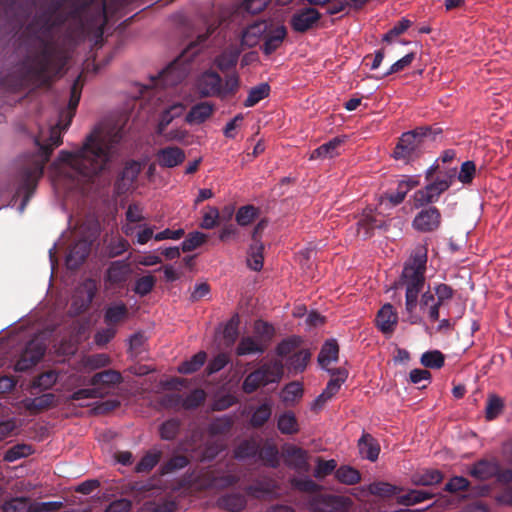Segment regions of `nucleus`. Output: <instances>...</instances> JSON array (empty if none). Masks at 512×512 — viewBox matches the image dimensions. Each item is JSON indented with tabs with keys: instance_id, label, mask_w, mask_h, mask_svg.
I'll return each mask as SVG.
<instances>
[{
	"instance_id": "49",
	"label": "nucleus",
	"mask_w": 512,
	"mask_h": 512,
	"mask_svg": "<svg viewBox=\"0 0 512 512\" xmlns=\"http://www.w3.org/2000/svg\"><path fill=\"white\" fill-rule=\"evenodd\" d=\"M181 421L178 418H170L159 426V436L162 440L173 441L180 433Z\"/></svg>"
},
{
	"instance_id": "46",
	"label": "nucleus",
	"mask_w": 512,
	"mask_h": 512,
	"mask_svg": "<svg viewBox=\"0 0 512 512\" xmlns=\"http://www.w3.org/2000/svg\"><path fill=\"white\" fill-rule=\"evenodd\" d=\"M335 478L345 485H355L361 481V473L349 465H342L335 471Z\"/></svg>"
},
{
	"instance_id": "25",
	"label": "nucleus",
	"mask_w": 512,
	"mask_h": 512,
	"mask_svg": "<svg viewBox=\"0 0 512 512\" xmlns=\"http://www.w3.org/2000/svg\"><path fill=\"white\" fill-rule=\"evenodd\" d=\"M435 294L437 304H434L428 310V318L430 322L434 323L439 320L440 317V307L448 300H451L454 296L453 288L445 283H440L435 286Z\"/></svg>"
},
{
	"instance_id": "34",
	"label": "nucleus",
	"mask_w": 512,
	"mask_h": 512,
	"mask_svg": "<svg viewBox=\"0 0 512 512\" xmlns=\"http://www.w3.org/2000/svg\"><path fill=\"white\" fill-rule=\"evenodd\" d=\"M128 308L125 303L117 302L109 305L104 312V322L107 326H115L128 318Z\"/></svg>"
},
{
	"instance_id": "53",
	"label": "nucleus",
	"mask_w": 512,
	"mask_h": 512,
	"mask_svg": "<svg viewBox=\"0 0 512 512\" xmlns=\"http://www.w3.org/2000/svg\"><path fill=\"white\" fill-rule=\"evenodd\" d=\"M433 494L423 490H410L397 498V503L403 506H413L433 498Z\"/></svg>"
},
{
	"instance_id": "36",
	"label": "nucleus",
	"mask_w": 512,
	"mask_h": 512,
	"mask_svg": "<svg viewBox=\"0 0 512 512\" xmlns=\"http://www.w3.org/2000/svg\"><path fill=\"white\" fill-rule=\"evenodd\" d=\"M123 378L120 372L112 369L95 373L89 383L92 386L102 385L104 387H114L122 382Z\"/></svg>"
},
{
	"instance_id": "19",
	"label": "nucleus",
	"mask_w": 512,
	"mask_h": 512,
	"mask_svg": "<svg viewBox=\"0 0 512 512\" xmlns=\"http://www.w3.org/2000/svg\"><path fill=\"white\" fill-rule=\"evenodd\" d=\"M155 159L161 168H174L185 161L186 154L178 146H166L156 151Z\"/></svg>"
},
{
	"instance_id": "16",
	"label": "nucleus",
	"mask_w": 512,
	"mask_h": 512,
	"mask_svg": "<svg viewBox=\"0 0 512 512\" xmlns=\"http://www.w3.org/2000/svg\"><path fill=\"white\" fill-rule=\"evenodd\" d=\"M132 269L130 264L125 260L112 261L104 276V283L106 289L125 287L126 283L130 279Z\"/></svg>"
},
{
	"instance_id": "1",
	"label": "nucleus",
	"mask_w": 512,
	"mask_h": 512,
	"mask_svg": "<svg viewBox=\"0 0 512 512\" xmlns=\"http://www.w3.org/2000/svg\"><path fill=\"white\" fill-rule=\"evenodd\" d=\"M82 88V74H79L71 86L68 111L60 115V118L65 116L66 122L62 124V119H60L56 125L50 127L48 137L44 135L43 131H40L35 137L34 141L39 147V150L37 153L30 156L28 164L23 167L17 175L16 194L23 196L21 210L24 209L31 196L34 194L38 182L43 176L45 165L50 160L53 150L62 144V131L67 129L72 121L81 98Z\"/></svg>"
},
{
	"instance_id": "22",
	"label": "nucleus",
	"mask_w": 512,
	"mask_h": 512,
	"mask_svg": "<svg viewBox=\"0 0 512 512\" xmlns=\"http://www.w3.org/2000/svg\"><path fill=\"white\" fill-rule=\"evenodd\" d=\"M376 327L385 335H390L395 331L398 324V314L390 304H384L377 312L375 318Z\"/></svg>"
},
{
	"instance_id": "15",
	"label": "nucleus",
	"mask_w": 512,
	"mask_h": 512,
	"mask_svg": "<svg viewBox=\"0 0 512 512\" xmlns=\"http://www.w3.org/2000/svg\"><path fill=\"white\" fill-rule=\"evenodd\" d=\"M441 223L442 214L440 210L433 205H428L421 207V210L415 215L412 227L421 233H431L438 230Z\"/></svg>"
},
{
	"instance_id": "30",
	"label": "nucleus",
	"mask_w": 512,
	"mask_h": 512,
	"mask_svg": "<svg viewBox=\"0 0 512 512\" xmlns=\"http://www.w3.org/2000/svg\"><path fill=\"white\" fill-rule=\"evenodd\" d=\"M217 507L228 512H241L247 506V500L240 493H228L217 499Z\"/></svg>"
},
{
	"instance_id": "37",
	"label": "nucleus",
	"mask_w": 512,
	"mask_h": 512,
	"mask_svg": "<svg viewBox=\"0 0 512 512\" xmlns=\"http://www.w3.org/2000/svg\"><path fill=\"white\" fill-rule=\"evenodd\" d=\"M311 358V353L307 349H301L299 351H295L292 355H290L286 360L287 368L290 372L297 374L302 373Z\"/></svg>"
},
{
	"instance_id": "48",
	"label": "nucleus",
	"mask_w": 512,
	"mask_h": 512,
	"mask_svg": "<svg viewBox=\"0 0 512 512\" xmlns=\"http://www.w3.org/2000/svg\"><path fill=\"white\" fill-rule=\"evenodd\" d=\"M303 394V384L298 381H292L284 386L281 398L287 404H294L303 397Z\"/></svg>"
},
{
	"instance_id": "20",
	"label": "nucleus",
	"mask_w": 512,
	"mask_h": 512,
	"mask_svg": "<svg viewBox=\"0 0 512 512\" xmlns=\"http://www.w3.org/2000/svg\"><path fill=\"white\" fill-rule=\"evenodd\" d=\"M141 170L140 162L135 160L126 162L115 183L118 193H125L133 188Z\"/></svg>"
},
{
	"instance_id": "31",
	"label": "nucleus",
	"mask_w": 512,
	"mask_h": 512,
	"mask_svg": "<svg viewBox=\"0 0 512 512\" xmlns=\"http://www.w3.org/2000/svg\"><path fill=\"white\" fill-rule=\"evenodd\" d=\"M339 358V345L335 339L327 340L321 347L318 354V363L323 369H329L328 366L332 362H336Z\"/></svg>"
},
{
	"instance_id": "5",
	"label": "nucleus",
	"mask_w": 512,
	"mask_h": 512,
	"mask_svg": "<svg viewBox=\"0 0 512 512\" xmlns=\"http://www.w3.org/2000/svg\"><path fill=\"white\" fill-rule=\"evenodd\" d=\"M442 129L434 131L431 126H418L403 132L391 153V157L405 165L419 160L424 154L425 139L432 134H439Z\"/></svg>"
},
{
	"instance_id": "33",
	"label": "nucleus",
	"mask_w": 512,
	"mask_h": 512,
	"mask_svg": "<svg viewBox=\"0 0 512 512\" xmlns=\"http://www.w3.org/2000/svg\"><path fill=\"white\" fill-rule=\"evenodd\" d=\"M331 375V379L328 381L323 392L332 399L340 390L343 383L348 378V371L345 368H332L327 369Z\"/></svg>"
},
{
	"instance_id": "29",
	"label": "nucleus",
	"mask_w": 512,
	"mask_h": 512,
	"mask_svg": "<svg viewBox=\"0 0 512 512\" xmlns=\"http://www.w3.org/2000/svg\"><path fill=\"white\" fill-rule=\"evenodd\" d=\"M23 403L27 411L36 415L54 407L56 405V395L53 393H46L38 397L27 398Z\"/></svg>"
},
{
	"instance_id": "14",
	"label": "nucleus",
	"mask_w": 512,
	"mask_h": 512,
	"mask_svg": "<svg viewBox=\"0 0 512 512\" xmlns=\"http://www.w3.org/2000/svg\"><path fill=\"white\" fill-rule=\"evenodd\" d=\"M188 75V67H186L179 59L171 62L157 76L151 77L153 87H173L180 84Z\"/></svg>"
},
{
	"instance_id": "56",
	"label": "nucleus",
	"mask_w": 512,
	"mask_h": 512,
	"mask_svg": "<svg viewBox=\"0 0 512 512\" xmlns=\"http://www.w3.org/2000/svg\"><path fill=\"white\" fill-rule=\"evenodd\" d=\"M207 394L201 388L192 390L189 394L183 397V409L194 410L202 406L206 400Z\"/></svg>"
},
{
	"instance_id": "24",
	"label": "nucleus",
	"mask_w": 512,
	"mask_h": 512,
	"mask_svg": "<svg viewBox=\"0 0 512 512\" xmlns=\"http://www.w3.org/2000/svg\"><path fill=\"white\" fill-rule=\"evenodd\" d=\"M499 462L496 459L486 460L482 459L475 462L470 470L469 474L481 481L490 480L492 478H497Z\"/></svg>"
},
{
	"instance_id": "28",
	"label": "nucleus",
	"mask_w": 512,
	"mask_h": 512,
	"mask_svg": "<svg viewBox=\"0 0 512 512\" xmlns=\"http://www.w3.org/2000/svg\"><path fill=\"white\" fill-rule=\"evenodd\" d=\"M215 111V105L209 102H200L191 107L185 117L188 124H202L208 120Z\"/></svg>"
},
{
	"instance_id": "58",
	"label": "nucleus",
	"mask_w": 512,
	"mask_h": 512,
	"mask_svg": "<svg viewBox=\"0 0 512 512\" xmlns=\"http://www.w3.org/2000/svg\"><path fill=\"white\" fill-rule=\"evenodd\" d=\"M220 220L219 209L215 206H206L202 211V219L200 227L202 229L210 230L218 226Z\"/></svg>"
},
{
	"instance_id": "54",
	"label": "nucleus",
	"mask_w": 512,
	"mask_h": 512,
	"mask_svg": "<svg viewBox=\"0 0 512 512\" xmlns=\"http://www.w3.org/2000/svg\"><path fill=\"white\" fill-rule=\"evenodd\" d=\"M189 462V458L185 455H173L160 466L159 473L162 476L173 473L177 470L185 468Z\"/></svg>"
},
{
	"instance_id": "6",
	"label": "nucleus",
	"mask_w": 512,
	"mask_h": 512,
	"mask_svg": "<svg viewBox=\"0 0 512 512\" xmlns=\"http://www.w3.org/2000/svg\"><path fill=\"white\" fill-rule=\"evenodd\" d=\"M240 81L236 74L230 75L223 83L222 77L215 71L207 70L201 73L195 83V88L201 97H218L221 99L235 95Z\"/></svg>"
},
{
	"instance_id": "26",
	"label": "nucleus",
	"mask_w": 512,
	"mask_h": 512,
	"mask_svg": "<svg viewBox=\"0 0 512 512\" xmlns=\"http://www.w3.org/2000/svg\"><path fill=\"white\" fill-rule=\"evenodd\" d=\"M320 14L314 8H305L292 17L291 24L296 32H305L312 28L313 24L319 20Z\"/></svg>"
},
{
	"instance_id": "60",
	"label": "nucleus",
	"mask_w": 512,
	"mask_h": 512,
	"mask_svg": "<svg viewBox=\"0 0 512 512\" xmlns=\"http://www.w3.org/2000/svg\"><path fill=\"white\" fill-rule=\"evenodd\" d=\"M289 483L294 490L303 493H317L322 490L321 485L309 478L292 477Z\"/></svg>"
},
{
	"instance_id": "13",
	"label": "nucleus",
	"mask_w": 512,
	"mask_h": 512,
	"mask_svg": "<svg viewBox=\"0 0 512 512\" xmlns=\"http://www.w3.org/2000/svg\"><path fill=\"white\" fill-rule=\"evenodd\" d=\"M389 226V223L381 213L371 208H366L362 211L356 223V234L367 240L374 236L376 229L387 230Z\"/></svg>"
},
{
	"instance_id": "17",
	"label": "nucleus",
	"mask_w": 512,
	"mask_h": 512,
	"mask_svg": "<svg viewBox=\"0 0 512 512\" xmlns=\"http://www.w3.org/2000/svg\"><path fill=\"white\" fill-rule=\"evenodd\" d=\"M97 291L98 286L96 280L92 278L85 279L78 289V293L83 294V296L74 297L71 309H73L76 314H81L88 310L97 294Z\"/></svg>"
},
{
	"instance_id": "45",
	"label": "nucleus",
	"mask_w": 512,
	"mask_h": 512,
	"mask_svg": "<svg viewBox=\"0 0 512 512\" xmlns=\"http://www.w3.org/2000/svg\"><path fill=\"white\" fill-rule=\"evenodd\" d=\"M264 245L262 242L252 243L249 247L247 264L254 271H261L264 264Z\"/></svg>"
},
{
	"instance_id": "4",
	"label": "nucleus",
	"mask_w": 512,
	"mask_h": 512,
	"mask_svg": "<svg viewBox=\"0 0 512 512\" xmlns=\"http://www.w3.org/2000/svg\"><path fill=\"white\" fill-rule=\"evenodd\" d=\"M427 264V248L417 247L409 261L404 265L402 274L398 281V287L405 289V309L410 317L416 311L419 303L420 309L428 314V310L437 304L435 295L430 291L424 292L419 301V294L425 284V271Z\"/></svg>"
},
{
	"instance_id": "52",
	"label": "nucleus",
	"mask_w": 512,
	"mask_h": 512,
	"mask_svg": "<svg viewBox=\"0 0 512 512\" xmlns=\"http://www.w3.org/2000/svg\"><path fill=\"white\" fill-rule=\"evenodd\" d=\"M162 452L160 450L148 451L136 464L135 471L138 473L150 472L160 461Z\"/></svg>"
},
{
	"instance_id": "11",
	"label": "nucleus",
	"mask_w": 512,
	"mask_h": 512,
	"mask_svg": "<svg viewBox=\"0 0 512 512\" xmlns=\"http://www.w3.org/2000/svg\"><path fill=\"white\" fill-rule=\"evenodd\" d=\"M308 505L313 512H349L353 501L347 496L318 494L309 500Z\"/></svg>"
},
{
	"instance_id": "7",
	"label": "nucleus",
	"mask_w": 512,
	"mask_h": 512,
	"mask_svg": "<svg viewBox=\"0 0 512 512\" xmlns=\"http://www.w3.org/2000/svg\"><path fill=\"white\" fill-rule=\"evenodd\" d=\"M283 374L284 366L280 360L265 361L244 378L242 390L246 394H252L261 387L278 383Z\"/></svg>"
},
{
	"instance_id": "42",
	"label": "nucleus",
	"mask_w": 512,
	"mask_h": 512,
	"mask_svg": "<svg viewBox=\"0 0 512 512\" xmlns=\"http://www.w3.org/2000/svg\"><path fill=\"white\" fill-rule=\"evenodd\" d=\"M277 428L284 435L297 434L300 430L297 418L292 411H286L279 415Z\"/></svg>"
},
{
	"instance_id": "35",
	"label": "nucleus",
	"mask_w": 512,
	"mask_h": 512,
	"mask_svg": "<svg viewBox=\"0 0 512 512\" xmlns=\"http://www.w3.org/2000/svg\"><path fill=\"white\" fill-rule=\"evenodd\" d=\"M263 465L270 468H278L280 465V455L276 444L266 442L263 447H259L258 455Z\"/></svg>"
},
{
	"instance_id": "47",
	"label": "nucleus",
	"mask_w": 512,
	"mask_h": 512,
	"mask_svg": "<svg viewBox=\"0 0 512 512\" xmlns=\"http://www.w3.org/2000/svg\"><path fill=\"white\" fill-rule=\"evenodd\" d=\"M185 110V106L182 103H176L171 105L168 109L164 110L160 116V120L157 126V133L163 134L166 127L176 117L182 115Z\"/></svg>"
},
{
	"instance_id": "43",
	"label": "nucleus",
	"mask_w": 512,
	"mask_h": 512,
	"mask_svg": "<svg viewBox=\"0 0 512 512\" xmlns=\"http://www.w3.org/2000/svg\"><path fill=\"white\" fill-rule=\"evenodd\" d=\"M207 360V353L199 351L194 354L190 359L183 361L178 367L177 371L180 374L188 375L197 372L205 364Z\"/></svg>"
},
{
	"instance_id": "64",
	"label": "nucleus",
	"mask_w": 512,
	"mask_h": 512,
	"mask_svg": "<svg viewBox=\"0 0 512 512\" xmlns=\"http://www.w3.org/2000/svg\"><path fill=\"white\" fill-rule=\"evenodd\" d=\"M301 339L297 336H292L279 342L275 348V352L279 357H287L292 355L299 347Z\"/></svg>"
},
{
	"instance_id": "8",
	"label": "nucleus",
	"mask_w": 512,
	"mask_h": 512,
	"mask_svg": "<svg viewBox=\"0 0 512 512\" xmlns=\"http://www.w3.org/2000/svg\"><path fill=\"white\" fill-rule=\"evenodd\" d=\"M456 169L446 172L445 175H438L434 180L428 181L427 185L418 189L412 196L414 208H421L437 202L440 196L452 185Z\"/></svg>"
},
{
	"instance_id": "39",
	"label": "nucleus",
	"mask_w": 512,
	"mask_h": 512,
	"mask_svg": "<svg viewBox=\"0 0 512 512\" xmlns=\"http://www.w3.org/2000/svg\"><path fill=\"white\" fill-rule=\"evenodd\" d=\"M234 425V418L230 415H223L214 418L207 427V433L210 437L228 434Z\"/></svg>"
},
{
	"instance_id": "50",
	"label": "nucleus",
	"mask_w": 512,
	"mask_h": 512,
	"mask_svg": "<svg viewBox=\"0 0 512 512\" xmlns=\"http://www.w3.org/2000/svg\"><path fill=\"white\" fill-rule=\"evenodd\" d=\"M270 92L271 87L268 83H260L249 90L248 96L243 104L245 107H253L261 100L267 98L270 95Z\"/></svg>"
},
{
	"instance_id": "9",
	"label": "nucleus",
	"mask_w": 512,
	"mask_h": 512,
	"mask_svg": "<svg viewBox=\"0 0 512 512\" xmlns=\"http://www.w3.org/2000/svg\"><path fill=\"white\" fill-rule=\"evenodd\" d=\"M47 344L43 338L35 336L30 339L14 364V371L26 372L35 367L45 356Z\"/></svg>"
},
{
	"instance_id": "51",
	"label": "nucleus",
	"mask_w": 512,
	"mask_h": 512,
	"mask_svg": "<svg viewBox=\"0 0 512 512\" xmlns=\"http://www.w3.org/2000/svg\"><path fill=\"white\" fill-rule=\"evenodd\" d=\"M402 490L403 488L399 486L392 485L383 481L373 482L368 486V491L370 494L383 498L391 497L395 494H398Z\"/></svg>"
},
{
	"instance_id": "10",
	"label": "nucleus",
	"mask_w": 512,
	"mask_h": 512,
	"mask_svg": "<svg viewBox=\"0 0 512 512\" xmlns=\"http://www.w3.org/2000/svg\"><path fill=\"white\" fill-rule=\"evenodd\" d=\"M63 503L59 501L37 502L28 497H12L1 505L2 512H53L60 510Z\"/></svg>"
},
{
	"instance_id": "55",
	"label": "nucleus",
	"mask_w": 512,
	"mask_h": 512,
	"mask_svg": "<svg viewBox=\"0 0 512 512\" xmlns=\"http://www.w3.org/2000/svg\"><path fill=\"white\" fill-rule=\"evenodd\" d=\"M259 213V208L248 204L241 206L237 210L235 219L238 225L248 226L259 216Z\"/></svg>"
},
{
	"instance_id": "40",
	"label": "nucleus",
	"mask_w": 512,
	"mask_h": 512,
	"mask_svg": "<svg viewBox=\"0 0 512 512\" xmlns=\"http://www.w3.org/2000/svg\"><path fill=\"white\" fill-rule=\"evenodd\" d=\"M278 489L277 482L272 478L257 480L252 485L245 488V492L253 497L260 498L261 494H272Z\"/></svg>"
},
{
	"instance_id": "12",
	"label": "nucleus",
	"mask_w": 512,
	"mask_h": 512,
	"mask_svg": "<svg viewBox=\"0 0 512 512\" xmlns=\"http://www.w3.org/2000/svg\"><path fill=\"white\" fill-rule=\"evenodd\" d=\"M257 34H239L235 40L225 47V49L214 59V64L222 72H227L234 68L242 53L243 45L247 44L251 37Z\"/></svg>"
},
{
	"instance_id": "61",
	"label": "nucleus",
	"mask_w": 512,
	"mask_h": 512,
	"mask_svg": "<svg viewBox=\"0 0 512 512\" xmlns=\"http://www.w3.org/2000/svg\"><path fill=\"white\" fill-rule=\"evenodd\" d=\"M207 240L208 236L205 233L199 231L190 232L181 243V249L183 252H191L205 244Z\"/></svg>"
},
{
	"instance_id": "21",
	"label": "nucleus",
	"mask_w": 512,
	"mask_h": 512,
	"mask_svg": "<svg viewBox=\"0 0 512 512\" xmlns=\"http://www.w3.org/2000/svg\"><path fill=\"white\" fill-rule=\"evenodd\" d=\"M285 464L297 472H308V452L301 447L288 445L284 448Z\"/></svg>"
},
{
	"instance_id": "18",
	"label": "nucleus",
	"mask_w": 512,
	"mask_h": 512,
	"mask_svg": "<svg viewBox=\"0 0 512 512\" xmlns=\"http://www.w3.org/2000/svg\"><path fill=\"white\" fill-rule=\"evenodd\" d=\"M92 243L86 239H80L69 247L65 258L66 267L69 270H77L88 258Z\"/></svg>"
},
{
	"instance_id": "23",
	"label": "nucleus",
	"mask_w": 512,
	"mask_h": 512,
	"mask_svg": "<svg viewBox=\"0 0 512 512\" xmlns=\"http://www.w3.org/2000/svg\"><path fill=\"white\" fill-rule=\"evenodd\" d=\"M357 447L362 459L371 462L377 461L381 447L378 440L372 434L364 431L357 442Z\"/></svg>"
},
{
	"instance_id": "32",
	"label": "nucleus",
	"mask_w": 512,
	"mask_h": 512,
	"mask_svg": "<svg viewBox=\"0 0 512 512\" xmlns=\"http://www.w3.org/2000/svg\"><path fill=\"white\" fill-rule=\"evenodd\" d=\"M443 473L438 469H424L414 473L411 482L415 486H433L442 482Z\"/></svg>"
},
{
	"instance_id": "63",
	"label": "nucleus",
	"mask_w": 512,
	"mask_h": 512,
	"mask_svg": "<svg viewBox=\"0 0 512 512\" xmlns=\"http://www.w3.org/2000/svg\"><path fill=\"white\" fill-rule=\"evenodd\" d=\"M194 483L202 490L217 489V474L211 469L204 470L195 478Z\"/></svg>"
},
{
	"instance_id": "38",
	"label": "nucleus",
	"mask_w": 512,
	"mask_h": 512,
	"mask_svg": "<svg viewBox=\"0 0 512 512\" xmlns=\"http://www.w3.org/2000/svg\"><path fill=\"white\" fill-rule=\"evenodd\" d=\"M266 348L267 345L262 343L261 340L245 336L239 341L235 352L237 356H244L252 353H264Z\"/></svg>"
},
{
	"instance_id": "57",
	"label": "nucleus",
	"mask_w": 512,
	"mask_h": 512,
	"mask_svg": "<svg viewBox=\"0 0 512 512\" xmlns=\"http://www.w3.org/2000/svg\"><path fill=\"white\" fill-rule=\"evenodd\" d=\"M504 401L497 395L488 396L485 408V418L488 421L496 419L504 410Z\"/></svg>"
},
{
	"instance_id": "3",
	"label": "nucleus",
	"mask_w": 512,
	"mask_h": 512,
	"mask_svg": "<svg viewBox=\"0 0 512 512\" xmlns=\"http://www.w3.org/2000/svg\"><path fill=\"white\" fill-rule=\"evenodd\" d=\"M36 36L39 43V51L29 57L27 72L31 79L41 86L50 85L53 77L60 74L70 58V52L66 46L55 41V34H25Z\"/></svg>"
},
{
	"instance_id": "2",
	"label": "nucleus",
	"mask_w": 512,
	"mask_h": 512,
	"mask_svg": "<svg viewBox=\"0 0 512 512\" xmlns=\"http://www.w3.org/2000/svg\"><path fill=\"white\" fill-rule=\"evenodd\" d=\"M122 137V127L108 128L101 125L86 137L83 146L78 151H60L58 160L69 165L86 181L92 182L95 177L108 168L112 150L119 144Z\"/></svg>"
},
{
	"instance_id": "59",
	"label": "nucleus",
	"mask_w": 512,
	"mask_h": 512,
	"mask_svg": "<svg viewBox=\"0 0 512 512\" xmlns=\"http://www.w3.org/2000/svg\"><path fill=\"white\" fill-rule=\"evenodd\" d=\"M420 361L426 368L441 369L445 364V356L439 350H432L423 353Z\"/></svg>"
},
{
	"instance_id": "44",
	"label": "nucleus",
	"mask_w": 512,
	"mask_h": 512,
	"mask_svg": "<svg viewBox=\"0 0 512 512\" xmlns=\"http://www.w3.org/2000/svg\"><path fill=\"white\" fill-rule=\"evenodd\" d=\"M272 415V404L269 400L259 405L251 414L250 425L253 428H261L268 422Z\"/></svg>"
},
{
	"instance_id": "27",
	"label": "nucleus",
	"mask_w": 512,
	"mask_h": 512,
	"mask_svg": "<svg viewBox=\"0 0 512 512\" xmlns=\"http://www.w3.org/2000/svg\"><path fill=\"white\" fill-rule=\"evenodd\" d=\"M346 142V136H336L329 140L328 142L320 145L316 149H314L310 156L309 160L316 159H325V158H333L339 155L337 149Z\"/></svg>"
},
{
	"instance_id": "41",
	"label": "nucleus",
	"mask_w": 512,
	"mask_h": 512,
	"mask_svg": "<svg viewBox=\"0 0 512 512\" xmlns=\"http://www.w3.org/2000/svg\"><path fill=\"white\" fill-rule=\"evenodd\" d=\"M259 443L254 439L242 440L233 450V457L238 460L254 458L258 455Z\"/></svg>"
},
{
	"instance_id": "62",
	"label": "nucleus",
	"mask_w": 512,
	"mask_h": 512,
	"mask_svg": "<svg viewBox=\"0 0 512 512\" xmlns=\"http://www.w3.org/2000/svg\"><path fill=\"white\" fill-rule=\"evenodd\" d=\"M263 36V34H259ZM287 34H264L266 36L263 44L260 46L262 52L269 56L274 53L284 42Z\"/></svg>"
}]
</instances>
